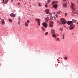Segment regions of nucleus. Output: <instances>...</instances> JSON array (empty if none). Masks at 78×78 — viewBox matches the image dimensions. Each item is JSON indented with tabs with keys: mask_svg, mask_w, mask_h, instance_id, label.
Here are the masks:
<instances>
[{
	"mask_svg": "<svg viewBox=\"0 0 78 78\" xmlns=\"http://www.w3.org/2000/svg\"><path fill=\"white\" fill-rule=\"evenodd\" d=\"M52 36L53 37H56V35L55 34H52Z\"/></svg>",
	"mask_w": 78,
	"mask_h": 78,
	"instance_id": "4be33fe9",
	"label": "nucleus"
},
{
	"mask_svg": "<svg viewBox=\"0 0 78 78\" xmlns=\"http://www.w3.org/2000/svg\"><path fill=\"white\" fill-rule=\"evenodd\" d=\"M2 1L3 2H4V1H5V0H2Z\"/></svg>",
	"mask_w": 78,
	"mask_h": 78,
	"instance_id": "37998d69",
	"label": "nucleus"
},
{
	"mask_svg": "<svg viewBox=\"0 0 78 78\" xmlns=\"http://www.w3.org/2000/svg\"><path fill=\"white\" fill-rule=\"evenodd\" d=\"M61 24H62V23H61Z\"/></svg>",
	"mask_w": 78,
	"mask_h": 78,
	"instance_id": "8fccbe9b",
	"label": "nucleus"
},
{
	"mask_svg": "<svg viewBox=\"0 0 78 78\" xmlns=\"http://www.w3.org/2000/svg\"><path fill=\"white\" fill-rule=\"evenodd\" d=\"M57 36H59V35L57 34Z\"/></svg>",
	"mask_w": 78,
	"mask_h": 78,
	"instance_id": "de8ad7c7",
	"label": "nucleus"
},
{
	"mask_svg": "<svg viewBox=\"0 0 78 78\" xmlns=\"http://www.w3.org/2000/svg\"><path fill=\"white\" fill-rule=\"evenodd\" d=\"M8 2V0H6L5 1V2H4V4H6V3H7V2Z\"/></svg>",
	"mask_w": 78,
	"mask_h": 78,
	"instance_id": "dca6fc26",
	"label": "nucleus"
},
{
	"mask_svg": "<svg viewBox=\"0 0 78 78\" xmlns=\"http://www.w3.org/2000/svg\"><path fill=\"white\" fill-rule=\"evenodd\" d=\"M71 8L73 7H75V6H74V4H73V3L71 2Z\"/></svg>",
	"mask_w": 78,
	"mask_h": 78,
	"instance_id": "f8f14e48",
	"label": "nucleus"
},
{
	"mask_svg": "<svg viewBox=\"0 0 78 78\" xmlns=\"http://www.w3.org/2000/svg\"><path fill=\"white\" fill-rule=\"evenodd\" d=\"M44 12H46V13L47 14H48L49 12V9H46L45 11Z\"/></svg>",
	"mask_w": 78,
	"mask_h": 78,
	"instance_id": "9d476101",
	"label": "nucleus"
},
{
	"mask_svg": "<svg viewBox=\"0 0 78 78\" xmlns=\"http://www.w3.org/2000/svg\"><path fill=\"white\" fill-rule=\"evenodd\" d=\"M63 2H64V1L66 2V0H63Z\"/></svg>",
	"mask_w": 78,
	"mask_h": 78,
	"instance_id": "ea45409f",
	"label": "nucleus"
},
{
	"mask_svg": "<svg viewBox=\"0 0 78 78\" xmlns=\"http://www.w3.org/2000/svg\"><path fill=\"white\" fill-rule=\"evenodd\" d=\"M50 0H48L47 1V3H50Z\"/></svg>",
	"mask_w": 78,
	"mask_h": 78,
	"instance_id": "c756f323",
	"label": "nucleus"
},
{
	"mask_svg": "<svg viewBox=\"0 0 78 78\" xmlns=\"http://www.w3.org/2000/svg\"><path fill=\"white\" fill-rule=\"evenodd\" d=\"M25 25L26 26H28V23H27L26 22L25 23Z\"/></svg>",
	"mask_w": 78,
	"mask_h": 78,
	"instance_id": "393cba45",
	"label": "nucleus"
},
{
	"mask_svg": "<svg viewBox=\"0 0 78 78\" xmlns=\"http://www.w3.org/2000/svg\"><path fill=\"white\" fill-rule=\"evenodd\" d=\"M20 5V3H18V5Z\"/></svg>",
	"mask_w": 78,
	"mask_h": 78,
	"instance_id": "a19ab883",
	"label": "nucleus"
},
{
	"mask_svg": "<svg viewBox=\"0 0 78 78\" xmlns=\"http://www.w3.org/2000/svg\"><path fill=\"white\" fill-rule=\"evenodd\" d=\"M48 14L49 16H52V13H51L49 12Z\"/></svg>",
	"mask_w": 78,
	"mask_h": 78,
	"instance_id": "5701e85b",
	"label": "nucleus"
},
{
	"mask_svg": "<svg viewBox=\"0 0 78 78\" xmlns=\"http://www.w3.org/2000/svg\"><path fill=\"white\" fill-rule=\"evenodd\" d=\"M45 20L46 22H48V20H50V18L48 17H46L45 18Z\"/></svg>",
	"mask_w": 78,
	"mask_h": 78,
	"instance_id": "0eeeda50",
	"label": "nucleus"
},
{
	"mask_svg": "<svg viewBox=\"0 0 78 78\" xmlns=\"http://www.w3.org/2000/svg\"><path fill=\"white\" fill-rule=\"evenodd\" d=\"M67 57H65L64 58L65 59H66V60H67Z\"/></svg>",
	"mask_w": 78,
	"mask_h": 78,
	"instance_id": "7c9ffc66",
	"label": "nucleus"
},
{
	"mask_svg": "<svg viewBox=\"0 0 78 78\" xmlns=\"http://www.w3.org/2000/svg\"><path fill=\"white\" fill-rule=\"evenodd\" d=\"M9 21L10 22H12V19H9Z\"/></svg>",
	"mask_w": 78,
	"mask_h": 78,
	"instance_id": "aec40b11",
	"label": "nucleus"
},
{
	"mask_svg": "<svg viewBox=\"0 0 78 78\" xmlns=\"http://www.w3.org/2000/svg\"><path fill=\"white\" fill-rule=\"evenodd\" d=\"M72 16H73V14H72Z\"/></svg>",
	"mask_w": 78,
	"mask_h": 78,
	"instance_id": "a18cd8bd",
	"label": "nucleus"
},
{
	"mask_svg": "<svg viewBox=\"0 0 78 78\" xmlns=\"http://www.w3.org/2000/svg\"><path fill=\"white\" fill-rule=\"evenodd\" d=\"M63 6L64 8H65V7H66V3H64L63 4Z\"/></svg>",
	"mask_w": 78,
	"mask_h": 78,
	"instance_id": "4468645a",
	"label": "nucleus"
},
{
	"mask_svg": "<svg viewBox=\"0 0 78 78\" xmlns=\"http://www.w3.org/2000/svg\"><path fill=\"white\" fill-rule=\"evenodd\" d=\"M30 7L31 6V5H30Z\"/></svg>",
	"mask_w": 78,
	"mask_h": 78,
	"instance_id": "49530a36",
	"label": "nucleus"
},
{
	"mask_svg": "<svg viewBox=\"0 0 78 78\" xmlns=\"http://www.w3.org/2000/svg\"><path fill=\"white\" fill-rule=\"evenodd\" d=\"M60 13H61V11H60L57 12V14H60Z\"/></svg>",
	"mask_w": 78,
	"mask_h": 78,
	"instance_id": "412c9836",
	"label": "nucleus"
},
{
	"mask_svg": "<svg viewBox=\"0 0 78 78\" xmlns=\"http://www.w3.org/2000/svg\"><path fill=\"white\" fill-rule=\"evenodd\" d=\"M10 16H11V17H15L16 15L14 13H11L10 14Z\"/></svg>",
	"mask_w": 78,
	"mask_h": 78,
	"instance_id": "9b49d317",
	"label": "nucleus"
},
{
	"mask_svg": "<svg viewBox=\"0 0 78 78\" xmlns=\"http://www.w3.org/2000/svg\"><path fill=\"white\" fill-rule=\"evenodd\" d=\"M60 20L61 22L62 23V24H63V25H64L67 23V21H66V20H65L64 18H61L60 19Z\"/></svg>",
	"mask_w": 78,
	"mask_h": 78,
	"instance_id": "f257e3e1",
	"label": "nucleus"
},
{
	"mask_svg": "<svg viewBox=\"0 0 78 78\" xmlns=\"http://www.w3.org/2000/svg\"><path fill=\"white\" fill-rule=\"evenodd\" d=\"M63 30V28H62L60 29V31H62Z\"/></svg>",
	"mask_w": 78,
	"mask_h": 78,
	"instance_id": "a878e982",
	"label": "nucleus"
},
{
	"mask_svg": "<svg viewBox=\"0 0 78 78\" xmlns=\"http://www.w3.org/2000/svg\"><path fill=\"white\" fill-rule=\"evenodd\" d=\"M55 16L56 17H58V16L57 14H56L55 15Z\"/></svg>",
	"mask_w": 78,
	"mask_h": 78,
	"instance_id": "c9c22d12",
	"label": "nucleus"
},
{
	"mask_svg": "<svg viewBox=\"0 0 78 78\" xmlns=\"http://www.w3.org/2000/svg\"><path fill=\"white\" fill-rule=\"evenodd\" d=\"M55 1H53L52 2L51 5H54V4H55Z\"/></svg>",
	"mask_w": 78,
	"mask_h": 78,
	"instance_id": "6ab92c4d",
	"label": "nucleus"
},
{
	"mask_svg": "<svg viewBox=\"0 0 78 78\" xmlns=\"http://www.w3.org/2000/svg\"><path fill=\"white\" fill-rule=\"evenodd\" d=\"M72 21H73L74 23H76V22L77 21H76V20H74V19H73L72 20Z\"/></svg>",
	"mask_w": 78,
	"mask_h": 78,
	"instance_id": "f3484780",
	"label": "nucleus"
},
{
	"mask_svg": "<svg viewBox=\"0 0 78 78\" xmlns=\"http://www.w3.org/2000/svg\"><path fill=\"white\" fill-rule=\"evenodd\" d=\"M42 25L43 26H44L45 28H47V27L48 25L47 23L45 22H44L43 23Z\"/></svg>",
	"mask_w": 78,
	"mask_h": 78,
	"instance_id": "39448f33",
	"label": "nucleus"
},
{
	"mask_svg": "<svg viewBox=\"0 0 78 78\" xmlns=\"http://www.w3.org/2000/svg\"><path fill=\"white\" fill-rule=\"evenodd\" d=\"M45 35H47V34H48V32H46V33H45Z\"/></svg>",
	"mask_w": 78,
	"mask_h": 78,
	"instance_id": "473e14b6",
	"label": "nucleus"
},
{
	"mask_svg": "<svg viewBox=\"0 0 78 78\" xmlns=\"http://www.w3.org/2000/svg\"><path fill=\"white\" fill-rule=\"evenodd\" d=\"M75 25H73V24H71V25H70V27H69V30H71L73 29V28H75Z\"/></svg>",
	"mask_w": 78,
	"mask_h": 78,
	"instance_id": "7ed1b4c3",
	"label": "nucleus"
},
{
	"mask_svg": "<svg viewBox=\"0 0 78 78\" xmlns=\"http://www.w3.org/2000/svg\"><path fill=\"white\" fill-rule=\"evenodd\" d=\"M35 20L38 23V25H40V22H41V20L39 19H36Z\"/></svg>",
	"mask_w": 78,
	"mask_h": 78,
	"instance_id": "20e7f679",
	"label": "nucleus"
},
{
	"mask_svg": "<svg viewBox=\"0 0 78 78\" xmlns=\"http://www.w3.org/2000/svg\"><path fill=\"white\" fill-rule=\"evenodd\" d=\"M19 20H20V18H19Z\"/></svg>",
	"mask_w": 78,
	"mask_h": 78,
	"instance_id": "09e8293b",
	"label": "nucleus"
},
{
	"mask_svg": "<svg viewBox=\"0 0 78 78\" xmlns=\"http://www.w3.org/2000/svg\"><path fill=\"white\" fill-rule=\"evenodd\" d=\"M50 19H51V20H52V19H53V17L51 16L50 17Z\"/></svg>",
	"mask_w": 78,
	"mask_h": 78,
	"instance_id": "b1692460",
	"label": "nucleus"
},
{
	"mask_svg": "<svg viewBox=\"0 0 78 78\" xmlns=\"http://www.w3.org/2000/svg\"><path fill=\"white\" fill-rule=\"evenodd\" d=\"M38 5H39V6H41V3H38Z\"/></svg>",
	"mask_w": 78,
	"mask_h": 78,
	"instance_id": "bb28decb",
	"label": "nucleus"
},
{
	"mask_svg": "<svg viewBox=\"0 0 78 78\" xmlns=\"http://www.w3.org/2000/svg\"><path fill=\"white\" fill-rule=\"evenodd\" d=\"M42 30H43V31H45V28L44 27H42Z\"/></svg>",
	"mask_w": 78,
	"mask_h": 78,
	"instance_id": "a211bd4d",
	"label": "nucleus"
},
{
	"mask_svg": "<svg viewBox=\"0 0 78 78\" xmlns=\"http://www.w3.org/2000/svg\"><path fill=\"white\" fill-rule=\"evenodd\" d=\"M51 34H55V32L54 30H53V29L51 30Z\"/></svg>",
	"mask_w": 78,
	"mask_h": 78,
	"instance_id": "423d86ee",
	"label": "nucleus"
},
{
	"mask_svg": "<svg viewBox=\"0 0 78 78\" xmlns=\"http://www.w3.org/2000/svg\"><path fill=\"white\" fill-rule=\"evenodd\" d=\"M54 39H56V37H55V38H54Z\"/></svg>",
	"mask_w": 78,
	"mask_h": 78,
	"instance_id": "79ce46f5",
	"label": "nucleus"
},
{
	"mask_svg": "<svg viewBox=\"0 0 78 78\" xmlns=\"http://www.w3.org/2000/svg\"><path fill=\"white\" fill-rule=\"evenodd\" d=\"M77 24L78 25V22H77Z\"/></svg>",
	"mask_w": 78,
	"mask_h": 78,
	"instance_id": "c03bdc74",
	"label": "nucleus"
},
{
	"mask_svg": "<svg viewBox=\"0 0 78 78\" xmlns=\"http://www.w3.org/2000/svg\"><path fill=\"white\" fill-rule=\"evenodd\" d=\"M67 13H66L65 14V16H67Z\"/></svg>",
	"mask_w": 78,
	"mask_h": 78,
	"instance_id": "f704fd0d",
	"label": "nucleus"
},
{
	"mask_svg": "<svg viewBox=\"0 0 78 78\" xmlns=\"http://www.w3.org/2000/svg\"><path fill=\"white\" fill-rule=\"evenodd\" d=\"M45 7H47V4H46L45 5Z\"/></svg>",
	"mask_w": 78,
	"mask_h": 78,
	"instance_id": "4c0bfd02",
	"label": "nucleus"
},
{
	"mask_svg": "<svg viewBox=\"0 0 78 78\" xmlns=\"http://www.w3.org/2000/svg\"><path fill=\"white\" fill-rule=\"evenodd\" d=\"M27 23H30V20H27Z\"/></svg>",
	"mask_w": 78,
	"mask_h": 78,
	"instance_id": "c85d7f7f",
	"label": "nucleus"
},
{
	"mask_svg": "<svg viewBox=\"0 0 78 78\" xmlns=\"http://www.w3.org/2000/svg\"><path fill=\"white\" fill-rule=\"evenodd\" d=\"M54 8H55V9H57V7H58V5H57V4H55L53 5V6Z\"/></svg>",
	"mask_w": 78,
	"mask_h": 78,
	"instance_id": "1a4fd4ad",
	"label": "nucleus"
},
{
	"mask_svg": "<svg viewBox=\"0 0 78 78\" xmlns=\"http://www.w3.org/2000/svg\"><path fill=\"white\" fill-rule=\"evenodd\" d=\"M57 40H58V41H59L60 40H59V38H57Z\"/></svg>",
	"mask_w": 78,
	"mask_h": 78,
	"instance_id": "2f4dec72",
	"label": "nucleus"
},
{
	"mask_svg": "<svg viewBox=\"0 0 78 78\" xmlns=\"http://www.w3.org/2000/svg\"><path fill=\"white\" fill-rule=\"evenodd\" d=\"M71 8L73 11H75V10H76V8L75 7H72Z\"/></svg>",
	"mask_w": 78,
	"mask_h": 78,
	"instance_id": "2eb2a0df",
	"label": "nucleus"
},
{
	"mask_svg": "<svg viewBox=\"0 0 78 78\" xmlns=\"http://www.w3.org/2000/svg\"><path fill=\"white\" fill-rule=\"evenodd\" d=\"M53 21L52 20H50V24L49 25V26L50 27H53Z\"/></svg>",
	"mask_w": 78,
	"mask_h": 78,
	"instance_id": "f03ea898",
	"label": "nucleus"
},
{
	"mask_svg": "<svg viewBox=\"0 0 78 78\" xmlns=\"http://www.w3.org/2000/svg\"><path fill=\"white\" fill-rule=\"evenodd\" d=\"M55 3H58V1H55Z\"/></svg>",
	"mask_w": 78,
	"mask_h": 78,
	"instance_id": "e433bc0d",
	"label": "nucleus"
},
{
	"mask_svg": "<svg viewBox=\"0 0 78 78\" xmlns=\"http://www.w3.org/2000/svg\"><path fill=\"white\" fill-rule=\"evenodd\" d=\"M1 23L2 25H4V24H5V21H4V20H2V21L1 22Z\"/></svg>",
	"mask_w": 78,
	"mask_h": 78,
	"instance_id": "ddd939ff",
	"label": "nucleus"
},
{
	"mask_svg": "<svg viewBox=\"0 0 78 78\" xmlns=\"http://www.w3.org/2000/svg\"><path fill=\"white\" fill-rule=\"evenodd\" d=\"M73 23V22L72 21H68L67 22L68 25H71V24Z\"/></svg>",
	"mask_w": 78,
	"mask_h": 78,
	"instance_id": "6e6552de",
	"label": "nucleus"
},
{
	"mask_svg": "<svg viewBox=\"0 0 78 78\" xmlns=\"http://www.w3.org/2000/svg\"><path fill=\"white\" fill-rule=\"evenodd\" d=\"M64 37H65V36H64V34L62 39H64Z\"/></svg>",
	"mask_w": 78,
	"mask_h": 78,
	"instance_id": "cd10ccee",
	"label": "nucleus"
},
{
	"mask_svg": "<svg viewBox=\"0 0 78 78\" xmlns=\"http://www.w3.org/2000/svg\"><path fill=\"white\" fill-rule=\"evenodd\" d=\"M18 25H20V22H19V21L18 22Z\"/></svg>",
	"mask_w": 78,
	"mask_h": 78,
	"instance_id": "58836bf2",
	"label": "nucleus"
},
{
	"mask_svg": "<svg viewBox=\"0 0 78 78\" xmlns=\"http://www.w3.org/2000/svg\"><path fill=\"white\" fill-rule=\"evenodd\" d=\"M73 12V13L74 14H76L75 13V12Z\"/></svg>",
	"mask_w": 78,
	"mask_h": 78,
	"instance_id": "72a5a7b5",
	"label": "nucleus"
}]
</instances>
